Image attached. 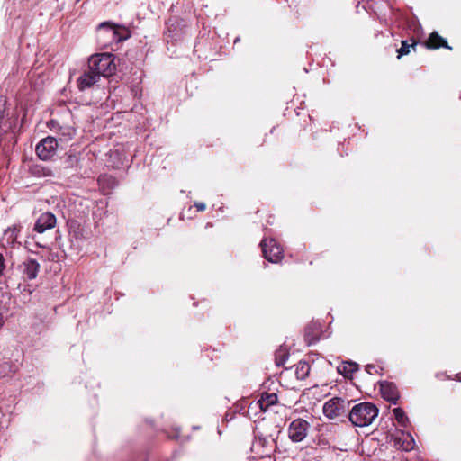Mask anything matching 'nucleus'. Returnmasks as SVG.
<instances>
[{"label": "nucleus", "instance_id": "nucleus-1", "mask_svg": "<svg viewBox=\"0 0 461 461\" xmlns=\"http://www.w3.org/2000/svg\"><path fill=\"white\" fill-rule=\"evenodd\" d=\"M378 408L371 402H360L352 407L348 418L356 427L370 425L378 415Z\"/></svg>", "mask_w": 461, "mask_h": 461}, {"label": "nucleus", "instance_id": "nucleus-2", "mask_svg": "<svg viewBox=\"0 0 461 461\" xmlns=\"http://www.w3.org/2000/svg\"><path fill=\"white\" fill-rule=\"evenodd\" d=\"M128 38L124 28L108 22L102 23L97 27V39L104 48L112 47Z\"/></svg>", "mask_w": 461, "mask_h": 461}, {"label": "nucleus", "instance_id": "nucleus-3", "mask_svg": "<svg viewBox=\"0 0 461 461\" xmlns=\"http://www.w3.org/2000/svg\"><path fill=\"white\" fill-rule=\"evenodd\" d=\"M88 67L100 77L112 76L115 71L114 59L112 54L100 53L90 57Z\"/></svg>", "mask_w": 461, "mask_h": 461}, {"label": "nucleus", "instance_id": "nucleus-4", "mask_svg": "<svg viewBox=\"0 0 461 461\" xmlns=\"http://www.w3.org/2000/svg\"><path fill=\"white\" fill-rule=\"evenodd\" d=\"M349 407V401L341 397H333L323 405V413L329 419H335L345 414Z\"/></svg>", "mask_w": 461, "mask_h": 461}, {"label": "nucleus", "instance_id": "nucleus-5", "mask_svg": "<svg viewBox=\"0 0 461 461\" xmlns=\"http://www.w3.org/2000/svg\"><path fill=\"white\" fill-rule=\"evenodd\" d=\"M59 146L57 138L48 136L37 144L35 151L40 159L49 160L56 154Z\"/></svg>", "mask_w": 461, "mask_h": 461}, {"label": "nucleus", "instance_id": "nucleus-6", "mask_svg": "<svg viewBox=\"0 0 461 461\" xmlns=\"http://www.w3.org/2000/svg\"><path fill=\"white\" fill-rule=\"evenodd\" d=\"M309 429L310 423L307 420L295 419L288 427V437L294 443L301 442L306 438Z\"/></svg>", "mask_w": 461, "mask_h": 461}, {"label": "nucleus", "instance_id": "nucleus-7", "mask_svg": "<svg viewBox=\"0 0 461 461\" xmlns=\"http://www.w3.org/2000/svg\"><path fill=\"white\" fill-rule=\"evenodd\" d=\"M260 246L262 248L263 255L267 260L271 263H277L281 260L283 257V250L275 240H262Z\"/></svg>", "mask_w": 461, "mask_h": 461}, {"label": "nucleus", "instance_id": "nucleus-8", "mask_svg": "<svg viewBox=\"0 0 461 461\" xmlns=\"http://www.w3.org/2000/svg\"><path fill=\"white\" fill-rule=\"evenodd\" d=\"M51 130L56 133L55 138L58 139V143L61 145L72 140L76 131L69 125H59L57 122L51 121Z\"/></svg>", "mask_w": 461, "mask_h": 461}, {"label": "nucleus", "instance_id": "nucleus-9", "mask_svg": "<svg viewBox=\"0 0 461 461\" xmlns=\"http://www.w3.org/2000/svg\"><path fill=\"white\" fill-rule=\"evenodd\" d=\"M20 233V226L13 225L8 227L3 233L0 240V245L5 248H15L20 243L17 241L18 235Z\"/></svg>", "mask_w": 461, "mask_h": 461}, {"label": "nucleus", "instance_id": "nucleus-10", "mask_svg": "<svg viewBox=\"0 0 461 461\" xmlns=\"http://www.w3.org/2000/svg\"><path fill=\"white\" fill-rule=\"evenodd\" d=\"M56 221V216L52 212H43L37 219L34 225V230L39 233H43L44 231L54 228Z\"/></svg>", "mask_w": 461, "mask_h": 461}, {"label": "nucleus", "instance_id": "nucleus-11", "mask_svg": "<svg viewBox=\"0 0 461 461\" xmlns=\"http://www.w3.org/2000/svg\"><path fill=\"white\" fill-rule=\"evenodd\" d=\"M380 393L382 397L393 404H396L400 394L396 385L392 382L384 381L380 383Z\"/></svg>", "mask_w": 461, "mask_h": 461}, {"label": "nucleus", "instance_id": "nucleus-12", "mask_svg": "<svg viewBox=\"0 0 461 461\" xmlns=\"http://www.w3.org/2000/svg\"><path fill=\"white\" fill-rule=\"evenodd\" d=\"M100 80V77L88 67V70L85 71L77 81V87L80 91L90 88Z\"/></svg>", "mask_w": 461, "mask_h": 461}, {"label": "nucleus", "instance_id": "nucleus-13", "mask_svg": "<svg viewBox=\"0 0 461 461\" xmlns=\"http://www.w3.org/2000/svg\"><path fill=\"white\" fill-rule=\"evenodd\" d=\"M394 445L404 451H411L414 448L415 440L411 433L400 431L394 438Z\"/></svg>", "mask_w": 461, "mask_h": 461}, {"label": "nucleus", "instance_id": "nucleus-14", "mask_svg": "<svg viewBox=\"0 0 461 461\" xmlns=\"http://www.w3.org/2000/svg\"><path fill=\"white\" fill-rule=\"evenodd\" d=\"M21 269L27 279L32 280L39 273L40 264L33 258H28L22 263Z\"/></svg>", "mask_w": 461, "mask_h": 461}, {"label": "nucleus", "instance_id": "nucleus-15", "mask_svg": "<svg viewBox=\"0 0 461 461\" xmlns=\"http://www.w3.org/2000/svg\"><path fill=\"white\" fill-rule=\"evenodd\" d=\"M425 46L428 49H438L440 47L451 50L448 46L446 39L442 38L437 32H433L429 34L428 41L425 42Z\"/></svg>", "mask_w": 461, "mask_h": 461}, {"label": "nucleus", "instance_id": "nucleus-16", "mask_svg": "<svg viewBox=\"0 0 461 461\" xmlns=\"http://www.w3.org/2000/svg\"><path fill=\"white\" fill-rule=\"evenodd\" d=\"M358 369V365L355 362H343L338 366V372L345 377H351L352 374Z\"/></svg>", "mask_w": 461, "mask_h": 461}, {"label": "nucleus", "instance_id": "nucleus-17", "mask_svg": "<svg viewBox=\"0 0 461 461\" xmlns=\"http://www.w3.org/2000/svg\"><path fill=\"white\" fill-rule=\"evenodd\" d=\"M294 374L297 379L303 380L305 379L310 372V366L305 361H300L296 365H294Z\"/></svg>", "mask_w": 461, "mask_h": 461}, {"label": "nucleus", "instance_id": "nucleus-18", "mask_svg": "<svg viewBox=\"0 0 461 461\" xmlns=\"http://www.w3.org/2000/svg\"><path fill=\"white\" fill-rule=\"evenodd\" d=\"M276 402L277 395L276 393H266L265 395H262L260 400L258 402V404L263 411H266L269 406L274 405Z\"/></svg>", "mask_w": 461, "mask_h": 461}, {"label": "nucleus", "instance_id": "nucleus-19", "mask_svg": "<svg viewBox=\"0 0 461 461\" xmlns=\"http://www.w3.org/2000/svg\"><path fill=\"white\" fill-rule=\"evenodd\" d=\"M393 413L395 420L398 422V424L400 426L404 427V428L409 426L410 420H409V418L407 417L405 411H403V409H402L400 407L394 408L393 410Z\"/></svg>", "mask_w": 461, "mask_h": 461}, {"label": "nucleus", "instance_id": "nucleus-20", "mask_svg": "<svg viewBox=\"0 0 461 461\" xmlns=\"http://www.w3.org/2000/svg\"><path fill=\"white\" fill-rule=\"evenodd\" d=\"M275 357L276 366H280L285 365V363L287 361L289 357V353L286 350V348H280L276 351Z\"/></svg>", "mask_w": 461, "mask_h": 461}, {"label": "nucleus", "instance_id": "nucleus-21", "mask_svg": "<svg viewBox=\"0 0 461 461\" xmlns=\"http://www.w3.org/2000/svg\"><path fill=\"white\" fill-rule=\"evenodd\" d=\"M416 45V42L413 41L411 44L408 43V41H402L401 48L397 50L398 51V59H400L403 55H407L410 52L411 47L414 48Z\"/></svg>", "mask_w": 461, "mask_h": 461}, {"label": "nucleus", "instance_id": "nucleus-22", "mask_svg": "<svg viewBox=\"0 0 461 461\" xmlns=\"http://www.w3.org/2000/svg\"><path fill=\"white\" fill-rule=\"evenodd\" d=\"M366 370L370 375L377 373V367L375 365H367L366 366Z\"/></svg>", "mask_w": 461, "mask_h": 461}, {"label": "nucleus", "instance_id": "nucleus-23", "mask_svg": "<svg viewBox=\"0 0 461 461\" xmlns=\"http://www.w3.org/2000/svg\"><path fill=\"white\" fill-rule=\"evenodd\" d=\"M194 206L197 208L198 211L203 212L205 210L206 205L204 203H194Z\"/></svg>", "mask_w": 461, "mask_h": 461}, {"label": "nucleus", "instance_id": "nucleus-24", "mask_svg": "<svg viewBox=\"0 0 461 461\" xmlns=\"http://www.w3.org/2000/svg\"><path fill=\"white\" fill-rule=\"evenodd\" d=\"M4 269H5V259L3 258V255L0 253V276L2 275Z\"/></svg>", "mask_w": 461, "mask_h": 461}, {"label": "nucleus", "instance_id": "nucleus-25", "mask_svg": "<svg viewBox=\"0 0 461 461\" xmlns=\"http://www.w3.org/2000/svg\"><path fill=\"white\" fill-rule=\"evenodd\" d=\"M306 339L308 341V344H312V343H315L317 341V339L315 338H309V335H308V332L306 333Z\"/></svg>", "mask_w": 461, "mask_h": 461}, {"label": "nucleus", "instance_id": "nucleus-26", "mask_svg": "<svg viewBox=\"0 0 461 461\" xmlns=\"http://www.w3.org/2000/svg\"><path fill=\"white\" fill-rule=\"evenodd\" d=\"M4 321H3V318L2 316H0V327L3 325Z\"/></svg>", "mask_w": 461, "mask_h": 461}]
</instances>
